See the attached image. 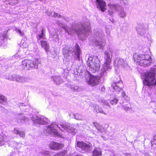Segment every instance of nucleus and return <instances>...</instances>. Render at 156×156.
Segmentation results:
<instances>
[{
  "label": "nucleus",
  "mask_w": 156,
  "mask_h": 156,
  "mask_svg": "<svg viewBox=\"0 0 156 156\" xmlns=\"http://www.w3.org/2000/svg\"><path fill=\"white\" fill-rule=\"evenodd\" d=\"M136 30L140 36H144L147 32V29L144 27L143 24H140L136 27Z\"/></svg>",
  "instance_id": "obj_19"
},
{
  "label": "nucleus",
  "mask_w": 156,
  "mask_h": 156,
  "mask_svg": "<svg viewBox=\"0 0 156 156\" xmlns=\"http://www.w3.org/2000/svg\"><path fill=\"white\" fill-rule=\"evenodd\" d=\"M81 53L80 47L79 45L76 44L75 45V48L73 49L72 48H69V53L67 55L70 56L71 54L72 55H76L78 60L80 59V55Z\"/></svg>",
  "instance_id": "obj_10"
},
{
  "label": "nucleus",
  "mask_w": 156,
  "mask_h": 156,
  "mask_svg": "<svg viewBox=\"0 0 156 156\" xmlns=\"http://www.w3.org/2000/svg\"><path fill=\"white\" fill-rule=\"evenodd\" d=\"M155 72L154 70L147 72L142 76L144 79V87L147 89V91L154 100L156 97V76Z\"/></svg>",
  "instance_id": "obj_1"
},
{
  "label": "nucleus",
  "mask_w": 156,
  "mask_h": 156,
  "mask_svg": "<svg viewBox=\"0 0 156 156\" xmlns=\"http://www.w3.org/2000/svg\"><path fill=\"white\" fill-rule=\"evenodd\" d=\"M40 63V60L35 58L33 61L28 59H25L22 62L21 66L24 69L30 70L33 68L36 69L38 68V65Z\"/></svg>",
  "instance_id": "obj_5"
},
{
  "label": "nucleus",
  "mask_w": 156,
  "mask_h": 156,
  "mask_svg": "<svg viewBox=\"0 0 156 156\" xmlns=\"http://www.w3.org/2000/svg\"><path fill=\"white\" fill-rule=\"evenodd\" d=\"M47 14L49 16L54 17H55L59 18L61 16L59 13H56L55 12H46Z\"/></svg>",
  "instance_id": "obj_28"
},
{
  "label": "nucleus",
  "mask_w": 156,
  "mask_h": 156,
  "mask_svg": "<svg viewBox=\"0 0 156 156\" xmlns=\"http://www.w3.org/2000/svg\"><path fill=\"white\" fill-rule=\"evenodd\" d=\"M88 84L92 87H94L98 85L100 82V78L99 76H93L90 75Z\"/></svg>",
  "instance_id": "obj_13"
},
{
  "label": "nucleus",
  "mask_w": 156,
  "mask_h": 156,
  "mask_svg": "<svg viewBox=\"0 0 156 156\" xmlns=\"http://www.w3.org/2000/svg\"><path fill=\"white\" fill-rule=\"evenodd\" d=\"M66 152L61 153H59L58 154H57L53 155V156H63L64 155H65L66 154Z\"/></svg>",
  "instance_id": "obj_48"
},
{
  "label": "nucleus",
  "mask_w": 156,
  "mask_h": 156,
  "mask_svg": "<svg viewBox=\"0 0 156 156\" xmlns=\"http://www.w3.org/2000/svg\"><path fill=\"white\" fill-rule=\"evenodd\" d=\"M123 1H127L128 0H122Z\"/></svg>",
  "instance_id": "obj_57"
},
{
  "label": "nucleus",
  "mask_w": 156,
  "mask_h": 156,
  "mask_svg": "<svg viewBox=\"0 0 156 156\" xmlns=\"http://www.w3.org/2000/svg\"><path fill=\"white\" fill-rule=\"evenodd\" d=\"M101 103H102L103 105L108 106L109 107L110 106V105L105 100H101Z\"/></svg>",
  "instance_id": "obj_47"
},
{
  "label": "nucleus",
  "mask_w": 156,
  "mask_h": 156,
  "mask_svg": "<svg viewBox=\"0 0 156 156\" xmlns=\"http://www.w3.org/2000/svg\"><path fill=\"white\" fill-rule=\"evenodd\" d=\"M41 153L42 154H44L45 156L47 155L50 156L52 155H53L54 154V152H53L50 151H42Z\"/></svg>",
  "instance_id": "obj_34"
},
{
  "label": "nucleus",
  "mask_w": 156,
  "mask_h": 156,
  "mask_svg": "<svg viewBox=\"0 0 156 156\" xmlns=\"http://www.w3.org/2000/svg\"><path fill=\"white\" fill-rule=\"evenodd\" d=\"M151 144H155L156 145V139H154L151 142Z\"/></svg>",
  "instance_id": "obj_52"
},
{
  "label": "nucleus",
  "mask_w": 156,
  "mask_h": 156,
  "mask_svg": "<svg viewBox=\"0 0 156 156\" xmlns=\"http://www.w3.org/2000/svg\"><path fill=\"white\" fill-rule=\"evenodd\" d=\"M133 58L137 64L144 67L150 65L152 61L151 56L147 55H138L135 53L133 55Z\"/></svg>",
  "instance_id": "obj_4"
},
{
  "label": "nucleus",
  "mask_w": 156,
  "mask_h": 156,
  "mask_svg": "<svg viewBox=\"0 0 156 156\" xmlns=\"http://www.w3.org/2000/svg\"><path fill=\"white\" fill-rule=\"evenodd\" d=\"M77 147L80 148L84 152H89L92 151L91 144L89 143H85L82 142L78 141L76 144Z\"/></svg>",
  "instance_id": "obj_11"
},
{
  "label": "nucleus",
  "mask_w": 156,
  "mask_h": 156,
  "mask_svg": "<svg viewBox=\"0 0 156 156\" xmlns=\"http://www.w3.org/2000/svg\"><path fill=\"white\" fill-rule=\"evenodd\" d=\"M93 109L94 111L97 113H99L106 115V113L104 112L102 109L98 105H95L94 106Z\"/></svg>",
  "instance_id": "obj_25"
},
{
  "label": "nucleus",
  "mask_w": 156,
  "mask_h": 156,
  "mask_svg": "<svg viewBox=\"0 0 156 156\" xmlns=\"http://www.w3.org/2000/svg\"><path fill=\"white\" fill-rule=\"evenodd\" d=\"M74 117L75 119L76 120H81L82 118L80 115L79 114H76L74 115Z\"/></svg>",
  "instance_id": "obj_43"
},
{
  "label": "nucleus",
  "mask_w": 156,
  "mask_h": 156,
  "mask_svg": "<svg viewBox=\"0 0 156 156\" xmlns=\"http://www.w3.org/2000/svg\"><path fill=\"white\" fill-rule=\"evenodd\" d=\"M114 66L118 68H125L127 66L126 61L120 58L115 59L114 63Z\"/></svg>",
  "instance_id": "obj_12"
},
{
  "label": "nucleus",
  "mask_w": 156,
  "mask_h": 156,
  "mask_svg": "<svg viewBox=\"0 0 156 156\" xmlns=\"http://www.w3.org/2000/svg\"><path fill=\"white\" fill-rule=\"evenodd\" d=\"M70 88L72 90H75L76 91H80L82 90L81 88L74 85H71L70 86Z\"/></svg>",
  "instance_id": "obj_33"
},
{
  "label": "nucleus",
  "mask_w": 156,
  "mask_h": 156,
  "mask_svg": "<svg viewBox=\"0 0 156 156\" xmlns=\"http://www.w3.org/2000/svg\"><path fill=\"white\" fill-rule=\"evenodd\" d=\"M109 7L110 9L115 12L117 11L120 8V6L118 4H109Z\"/></svg>",
  "instance_id": "obj_29"
},
{
  "label": "nucleus",
  "mask_w": 156,
  "mask_h": 156,
  "mask_svg": "<svg viewBox=\"0 0 156 156\" xmlns=\"http://www.w3.org/2000/svg\"><path fill=\"white\" fill-rule=\"evenodd\" d=\"M50 37L52 38V40L56 42L59 43V38L58 35L55 31V32H53L50 35Z\"/></svg>",
  "instance_id": "obj_23"
},
{
  "label": "nucleus",
  "mask_w": 156,
  "mask_h": 156,
  "mask_svg": "<svg viewBox=\"0 0 156 156\" xmlns=\"http://www.w3.org/2000/svg\"><path fill=\"white\" fill-rule=\"evenodd\" d=\"M123 154H124L125 156H131L130 154L128 153H123Z\"/></svg>",
  "instance_id": "obj_55"
},
{
  "label": "nucleus",
  "mask_w": 156,
  "mask_h": 156,
  "mask_svg": "<svg viewBox=\"0 0 156 156\" xmlns=\"http://www.w3.org/2000/svg\"><path fill=\"white\" fill-rule=\"evenodd\" d=\"M7 101V99L5 96L0 95V103H2L4 102L6 103Z\"/></svg>",
  "instance_id": "obj_36"
},
{
  "label": "nucleus",
  "mask_w": 156,
  "mask_h": 156,
  "mask_svg": "<svg viewBox=\"0 0 156 156\" xmlns=\"http://www.w3.org/2000/svg\"><path fill=\"white\" fill-rule=\"evenodd\" d=\"M122 96L124 98L126 99L127 98V96L125 94V92L124 91H123L122 93Z\"/></svg>",
  "instance_id": "obj_49"
},
{
  "label": "nucleus",
  "mask_w": 156,
  "mask_h": 156,
  "mask_svg": "<svg viewBox=\"0 0 156 156\" xmlns=\"http://www.w3.org/2000/svg\"><path fill=\"white\" fill-rule=\"evenodd\" d=\"M56 128H59L62 129L58 125L55 123H53L46 127V132L48 133H49L54 134L55 136H60V134L58 132L56 129Z\"/></svg>",
  "instance_id": "obj_8"
},
{
  "label": "nucleus",
  "mask_w": 156,
  "mask_h": 156,
  "mask_svg": "<svg viewBox=\"0 0 156 156\" xmlns=\"http://www.w3.org/2000/svg\"><path fill=\"white\" fill-rule=\"evenodd\" d=\"M118 100L116 98H115L110 101V103L112 105H116L118 102Z\"/></svg>",
  "instance_id": "obj_41"
},
{
  "label": "nucleus",
  "mask_w": 156,
  "mask_h": 156,
  "mask_svg": "<svg viewBox=\"0 0 156 156\" xmlns=\"http://www.w3.org/2000/svg\"><path fill=\"white\" fill-rule=\"evenodd\" d=\"M7 35L6 34L4 33L3 34L0 33V42L1 44H3L4 42V40L6 38Z\"/></svg>",
  "instance_id": "obj_32"
},
{
  "label": "nucleus",
  "mask_w": 156,
  "mask_h": 156,
  "mask_svg": "<svg viewBox=\"0 0 156 156\" xmlns=\"http://www.w3.org/2000/svg\"><path fill=\"white\" fill-rule=\"evenodd\" d=\"M18 2L17 0H9V4L12 5H16Z\"/></svg>",
  "instance_id": "obj_40"
},
{
  "label": "nucleus",
  "mask_w": 156,
  "mask_h": 156,
  "mask_svg": "<svg viewBox=\"0 0 156 156\" xmlns=\"http://www.w3.org/2000/svg\"><path fill=\"white\" fill-rule=\"evenodd\" d=\"M87 65L89 67L90 72H86L87 74L90 75V73H95L98 72L100 69V62L97 56H90L88 58Z\"/></svg>",
  "instance_id": "obj_3"
},
{
  "label": "nucleus",
  "mask_w": 156,
  "mask_h": 156,
  "mask_svg": "<svg viewBox=\"0 0 156 156\" xmlns=\"http://www.w3.org/2000/svg\"><path fill=\"white\" fill-rule=\"evenodd\" d=\"M33 123L35 124H47L49 122L48 119L43 116H35L32 119Z\"/></svg>",
  "instance_id": "obj_9"
},
{
  "label": "nucleus",
  "mask_w": 156,
  "mask_h": 156,
  "mask_svg": "<svg viewBox=\"0 0 156 156\" xmlns=\"http://www.w3.org/2000/svg\"><path fill=\"white\" fill-rule=\"evenodd\" d=\"M69 49L68 47L67 46H65L63 49V53L66 56L67 55L68 53H69Z\"/></svg>",
  "instance_id": "obj_37"
},
{
  "label": "nucleus",
  "mask_w": 156,
  "mask_h": 156,
  "mask_svg": "<svg viewBox=\"0 0 156 156\" xmlns=\"http://www.w3.org/2000/svg\"><path fill=\"white\" fill-rule=\"evenodd\" d=\"M6 79L11 81H16L17 82L24 83L26 82H29L31 79L28 77H25L23 76L13 74L11 76L6 77Z\"/></svg>",
  "instance_id": "obj_6"
},
{
  "label": "nucleus",
  "mask_w": 156,
  "mask_h": 156,
  "mask_svg": "<svg viewBox=\"0 0 156 156\" xmlns=\"http://www.w3.org/2000/svg\"><path fill=\"white\" fill-rule=\"evenodd\" d=\"M16 117L17 121L19 123H23L28 120V119L25 117L22 114H17Z\"/></svg>",
  "instance_id": "obj_20"
},
{
  "label": "nucleus",
  "mask_w": 156,
  "mask_h": 156,
  "mask_svg": "<svg viewBox=\"0 0 156 156\" xmlns=\"http://www.w3.org/2000/svg\"><path fill=\"white\" fill-rule=\"evenodd\" d=\"M145 156H151V155L148 153H145Z\"/></svg>",
  "instance_id": "obj_56"
},
{
  "label": "nucleus",
  "mask_w": 156,
  "mask_h": 156,
  "mask_svg": "<svg viewBox=\"0 0 156 156\" xmlns=\"http://www.w3.org/2000/svg\"><path fill=\"white\" fill-rule=\"evenodd\" d=\"M126 15V12L124 11L123 9H121L119 13L120 16L122 17H124Z\"/></svg>",
  "instance_id": "obj_38"
},
{
  "label": "nucleus",
  "mask_w": 156,
  "mask_h": 156,
  "mask_svg": "<svg viewBox=\"0 0 156 156\" xmlns=\"http://www.w3.org/2000/svg\"><path fill=\"white\" fill-rule=\"evenodd\" d=\"M19 107L21 109H26L27 108L29 107V106L28 105L24 104L23 103H20L19 104Z\"/></svg>",
  "instance_id": "obj_35"
},
{
  "label": "nucleus",
  "mask_w": 156,
  "mask_h": 156,
  "mask_svg": "<svg viewBox=\"0 0 156 156\" xmlns=\"http://www.w3.org/2000/svg\"><path fill=\"white\" fill-rule=\"evenodd\" d=\"M49 146L51 149L57 150L62 148L64 146V145L62 143L59 144L57 142H52L50 143Z\"/></svg>",
  "instance_id": "obj_17"
},
{
  "label": "nucleus",
  "mask_w": 156,
  "mask_h": 156,
  "mask_svg": "<svg viewBox=\"0 0 156 156\" xmlns=\"http://www.w3.org/2000/svg\"><path fill=\"white\" fill-rule=\"evenodd\" d=\"M40 42L41 47L44 49L46 52H48L49 49V44L45 41H41Z\"/></svg>",
  "instance_id": "obj_22"
},
{
  "label": "nucleus",
  "mask_w": 156,
  "mask_h": 156,
  "mask_svg": "<svg viewBox=\"0 0 156 156\" xmlns=\"http://www.w3.org/2000/svg\"><path fill=\"white\" fill-rule=\"evenodd\" d=\"M13 133L16 134H18L21 137H24L25 136V133L19 130L16 129H14Z\"/></svg>",
  "instance_id": "obj_31"
},
{
  "label": "nucleus",
  "mask_w": 156,
  "mask_h": 156,
  "mask_svg": "<svg viewBox=\"0 0 156 156\" xmlns=\"http://www.w3.org/2000/svg\"><path fill=\"white\" fill-rule=\"evenodd\" d=\"M75 74H76V75H77V74H76V73H75Z\"/></svg>",
  "instance_id": "obj_58"
},
{
  "label": "nucleus",
  "mask_w": 156,
  "mask_h": 156,
  "mask_svg": "<svg viewBox=\"0 0 156 156\" xmlns=\"http://www.w3.org/2000/svg\"><path fill=\"white\" fill-rule=\"evenodd\" d=\"M94 35L95 37H98L101 39L104 36V34L101 29H98L94 30Z\"/></svg>",
  "instance_id": "obj_21"
},
{
  "label": "nucleus",
  "mask_w": 156,
  "mask_h": 156,
  "mask_svg": "<svg viewBox=\"0 0 156 156\" xmlns=\"http://www.w3.org/2000/svg\"><path fill=\"white\" fill-rule=\"evenodd\" d=\"M123 107L124 110L126 111H128L130 109V105L128 103H127L126 104L123 105Z\"/></svg>",
  "instance_id": "obj_39"
},
{
  "label": "nucleus",
  "mask_w": 156,
  "mask_h": 156,
  "mask_svg": "<svg viewBox=\"0 0 156 156\" xmlns=\"http://www.w3.org/2000/svg\"><path fill=\"white\" fill-rule=\"evenodd\" d=\"M108 12L110 15H111L113 12H115L113 11L112 10H111V9L108 10Z\"/></svg>",
  "instance_id": "obj_51"
},
{
  "label": "nucleus",
  "mask_w": 156,
  "mask_h": 156,
  "mask_svg": "<svg viewBox=\"0 0 156 156\" xmlns=\"http://www.w3.org/2000/svg\"><path fill=\"white\" fill-rule=\"evenodd\" d=\"M97 7L102 12L105 11L106 10V2L103 0H96Z\"/></svg>",
  "instance_id": "obj_15"
},
{
  "label": "nucleus",
  "mask_w": 156,
  "mask_h": 156,
  "mask_svg": "<svg viewBox=\"0 0 156 156\" xmlns=\"http://www.w3.org/2000/svg\"><path fill=\"white\" fill-rule=\"evenodd\" d=\"M95 45L96 46H98V47L100 49H103L105 45V43L102 41V40L95 41Z\"/></svg>",
  "instance_id": "obj_26"
},
{
  "label": "nucleus",
  "mask_w": 156,
  "mask_h": 156,
  "mask_svg": "<svg viewBox=\"0 0 156 156\" xmlns=\"http://www.w3.org/2000/svg\"><path fill=\"white\" fill-rule=\"evenodd\" d=\"M111 69L110 65H108L106 64H104L102 68L101 69L100 72V76L101 77L105 76L107 75V73L108 70Z\"/></svg>",
  "instance_id": "obj_18"
},
{
  "label": "nucleus",
  "mask_w": 156,
  "mask_h": 156,
  "mask_svg": "<svg viewBox=\"0 0 156 156\" xmlns=\"http://www.w3.org/2000/svg\"><path fill=\"white\" fill-rule=\"evenodd\" d=\"M12 58H16V59H20L21 58V57L19 56L18 54H16L12 56Z\"/></svg>",
  "instance_id": "obj_45"
},
{
  "label": "nucleus",
  "mask_w": 156,
  "mask_h": 156,
  "mask_svg": "<svg viewBox=\"0 0 156 156\" xmlns=\"http://www.w3.org/2000/svg\"><path fill=\"white\" fill-rule=\"evenodd\" d=\"M101 151L100 149L95 147L93 151L92 156H101Z\"/></svg>",
  "instance_id": "obj_27"
},
{
  "label": "nucleus",
  "mask_w": 156,
  "mask_h": 156,
  "mask_svg": "<svg viewBox=\"0 0 156 156\" xmlns=\"http://www.w3.org/2000/svg\"><path fill=\"white\" fill-rule=\"evenodd\" d=\"M45 36V35L44 32V30L43 29H42L41 33L39 32V33L38 32L37 33V37L38 41L39 40L42 38L44 39V37Z\"/></svg>",
  "instance_id": "obj_30"
},
{
  "label": "nucleus",
  "mask_w": 156,
  "mask_h": 156,
  "mask_svg": "<svg viewBox=\"0 0 156 156\" xmlns=\"http://www.w3.org/2000/svg\"><path fill=\"white\" fill-rule=\"evenodd\" d=\"M16 31L18 33H19L20 35L21 36L23 35L24 34V33L23 32H22L19 29L16 28Z\"/></svg>",
  "instance_id": "obj_46"
},
{
  "label": "nucleus",
  "mask_w": 156,
  "mask_h": 156,
  "mask_svg": "<svg viewBox=\"0 0 156 156\" xmlns=\"http://www.w3.org/2000/svg\"><path fill=\"white\" fill-rule=\"evenodd\" d=\"M62 128L69 133H73L75 129L69 124H64L60 125Z\"/></svg>",
  "instance_id": "obj_16"
},
{
  "label": "nucleus",
  "mask_w": 156,
  "mask_h": 156,
  "mask_svg": "<svg viewBox=\"0 0 156 156\" xmlns=\"http://www.w3.org/2000/svg\"><path fill=\"white\" fill-rule=\"evenodd\" d=\"M94 126L97 129L98 131H100L101 129V126L99 125L97 123L94 122L93 123Z\"/></svg>",
  "instance_id": "obj_42"
},
{
  "label": "nucleus",
  "mask_w": 156,
  "mask_h": 156,
  "mask_svg": "<svg viewBox=\"0 0 156 156\" xmlns=\"http://www.w3.org/2000/svg\"><path fill=\"white\" fill-rule=\"evenodd\" d=\"M105 87L104 86L101 87V91L102 92H105Z\"/></svg>",
  "instance_id": "obj_53"
},
{
  "label": "nucleus",
  "mask_w": 156,
  "mask_h": 156,
  "mask_svg": "<svg viewBox=\"0 0 156 156\" xmlns=\"http://www.w3.org/2000/svg\"><path fill=\"white\" fill-rule=\"evenodd\" d=\"M111 86L114 91L117 92L122 90L123 87L122 81L119 76L117 77H115L113 78Z\"/></svg>",
  "instance_id": "obj_7"
},
{
  "label": "nucleus",
  "mask_w": 156,
  "mask_h": 156,
  "mask_svg": "<svg viewBox=\"0 0 156 156\" xmlns=\"http://www.w3.org/2000/svg\"><path fill=\"white\" fill-rule=\"evenodd\" d=\"M5 141L4 140H2V141H1L0 140V145H2L3 144H4L5 143V142H4Z\"/></svg>",
  "instance_id": "obj_54"
},
{
  "label": "nucleus",
  "mask_w": 156,
  "mask_h": 156,
  "mask_svg": "<svg viewBox=\"0 0 156 156\" xmlns=\"http://www.w3.org/2000/svg\"><path fill=\"white\" fill-rule=\"evenodd\" d=\"M60 17H61V18H63V19L67 22H68L69 20V19L68 17H64V16H60Z\"/></svg>",
  "instance_id": "obj_50"
},
{
  "label": "nucleus",
  "mask_w": 156,
  "mask_h": 156,
  "mask_svg": "<svg viewBox=\"0 0 156 156\" xmlns=\"http://www.w3.org/2000/svg\"><path fill=\"white\" fill-rule=\"evenodd\" d=\"M62 27L69 34H71L76 33L77 34H82L87 37L90 31V27L89 24L76 23L73 24L71 27L63 26Z\"/></svg>",
  "instance_id": "obj_2"
},
{
  "label": "nucleus",
  "mask_w": 156,
  "mask_h": 156,
  "mask_svg": "<svg viewBox=\"0 0 156 156\" xmlns=\"http://www.w3.org/2000/svg\"><path fill=\"white\" fill-rule=\"evenodd\" d=\"M112 52L110 51L107 50L104 52V59L105 61L104 64L110 65V63L112 61Z\"/></svg>",
  "instance_id": "obj_14"
},
{
  "label": "nucleus",
  "mask_w": 156,
  "mask_h": 156,
  "mask_svg": "<svg viewBox=\"0 0 156 156\" xmlns=\"http://www.w3.org/2000/svg\"><path fill=\"white\" fill-rule=\"evenodd\" d=\"M52 78L57 85L60 84V83L63 82L62 79L61 78L60 76H55L52 77Z\"/></svg>",
  "instance_id": "obj_24"
},
{
  "label": "nucleus",
  "mask_w": 156,
  "mask_h": 156,
  "mask_svg": "<svg viewBox=\"0 0 156 156\" xmlns=\"http://www.w3.org/2000/svg\"><path fill=\"white\" fill-rule=\"evenodd\" d=\"M29 45L28 43L26 42H23L22 45V47L24 48H27Z\"/></svg>",
  "instance_id": "obj_44"
}]
</instances>
